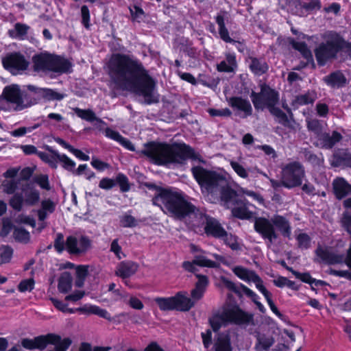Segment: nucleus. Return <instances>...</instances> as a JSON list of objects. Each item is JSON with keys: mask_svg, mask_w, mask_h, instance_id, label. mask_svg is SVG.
I'll use <instances>...</instances> for the list:
<instances>
[{"mask_svg": "<svg viewBox=\"0 0 351 351\" xmlns=\"http://www.w3.org/2000/svg\"><path fill=\"white\" fill-rule=\"evenodd\" d=\"M40 193L36 190H29L25 192V203L28 205H34L39 201Z\"/></svg>", "mask_w": 351, "mask_h": 351, "instance_id": "c03bdc74", "label": "nucleus"}, {"mask_svg": "<svg viewBox=\"0 0 351 351\" xmlns=\"http://www.w3.org/2000/svg\"><path fill=\"white\" fill-rule=\"evenodd\" d=\"M232 210V214L234 217L241 219H250L256 218L255 213L250 211L247 206V204L245 200L239 198L234 203V205L230 207Z\"/></svg>", "mask_w": 351, "mask_h": 351, "instance_id": "f3484780", "label": "nucleus"}, {"mask_svg": "<svg viewBox=\"0 0 351 351\" xmlns=\"http://www.w3.org/2000/svg\"><path fill=\"white\" fill-rule=\"evenodd\" d=\"M281 3L285 8L293 14H298L299 10L302 8L299 0H281Z\"/></svg>", "mask_w": 351, "mask_h": 351, "instance_id": "4c0bfd02", "label": "nucleus"}, {"mask_svg": "<svg viewBox=\"0 0 351 351\" xmlns=\"http://www.w3.org/2000/svg\"><path fill=\"white\" fill-rule=\"evenodd\" d=\"M191 171L202 191L214 195L219 194L223 205L227 208L232 206L239 199L237 193L230 187L223 176L199 166L193 167Z\"/></svg>", "mask_w": 351, "mask_h": 351, "instance_id": "7ed1b4c3", "label": "nucleus"}, {"mask_svg": "<svg viewBox=\"0 0 351 351\" xmlns=\"http://www.w3.org/2000/svg\"><path fill=\"white\" fill-rule=\"evenodd\" d=\"M64 245L66 244L64 243L63 234L62 233L57 234L53 244L54 248L58 252L61 253L64 250Z\"/></svg>", "mask_w": 351, "mask_h": 351, "instance_id": "13d9d810", "label": "nucleus"}, {"mask_svg": "<svg viewBox=\"0 0 351 351\" xmlns=\"http://www.w3.org/2000/svg\"><path fill=\"white\" fill-rule=\"evenodd\" d=\"M141 152L149 157L154 163L159 165L182 164L188 158L205 162L199 154L184 143L169 145L150 142L145 145V148Z\"/></svg>", "mask_w": 351, "mask_h": 351, "instance_id": "f03ea898", "label": "nucleus"}, {"mask_svg": "<svg viewBox=\"0 0 351 351\" xmlns=\"http://www.w3.org/2000/svg\"><path fill=\"white\" fill-rule=\"evenodd\" d=\"M307 128L309 131L313 132L317 135V138L319 135L322 133V126L320 121L317 119H311L307 121Z\"/></svg>", "mask_w": 351, "mask_h": 351, "instance_id": "49530a36", "label": "nucleus"}, {"mask_svg": "<svg viewBox=\"0 0 351 351\" xmlns=\"http://www.w3.org/2000/svg\"><path fill=\"white\" fill-rule=\"evenodd\" d=\"M120 224L124 228L135 227L137 225L136 219L130 215L125 214L121 217Z\"/></svg>", "mask_w": 351, "mask_h": 351, "instance_id": "09e8293b", "label": "nucleus"}, {"mask_svg": "<svg viewBox=\"0 0 351 351\" xmlns=\"http://www.w3.org/2000/svg\"><path fill=\"white\" fill-rule=\"evenodd\" d=\"M3 99L14 105L15 110H21L27 107L23 104L21 90L18 85L6 86L3 91Z\"/></svg>", "mask_w": 351, "mask_h": 351, "instance_id": "2eb2a0df", "label": "nucleus"}, {"mask_svg": "<svg viewBox=\"0 0 351 351\" xmlns=\"http://www.w3.org/2000/svg\"><path fill=\"white\" fill-rule=\"evenodd\" d=\"M35 182L43 189L49 190L48 176L47 175H40L35 178Z\"/></svg>", "mask_w": 351, "mask_h": 351, "instance_id": "680f3d73", "label": "nucleus"}, {"mask_svg": "<svg viewBox=\"0 0 351 351\" xmlns=\"http://www.w3.org/2000/svg\"><path fill=\"white\" fill-rule=\"evenodd\" d=\"M29 27L25 24L16 23L13 29L9 30V34L12 38L24 39L27 35Z\"/></svg>", "mask_w": 351, "mask_h": 351, "instance_id": "f704fd0d", "label": "nucleus"}, {"mask_svg": "<svg viewBox=\"0 0 351 351\" xmlns=\"http://www.w3.org/2000/svg\"><path fill=\"white\" fill-rule=\"evenodd\" d=\"M138 266L132 261L121 262L115 271V275L123 278H127L134 275L138 270Z\"/></svg>", "mask_w": 351, "mask_h": 351, "instance_id": "4be33fe9", "label": "nucleus"}, {"mask_svg": "<svg viewBox=\"0 0 351 351\" xmlns=\"http://www.w3.org/2000/svg\"><path fill=\"white\" fill-rule=\"evenodd\" d=\"M228 104L232 108L243 112V118L252 114V107L247 99L241 97H232L229 99Z\"/></svg>", "mask_w": 351, "mask_h": 351, "instance_id": "6ab92c4d", "label": "nucleus"}, {"mask_svg": "<svg viewBox=\"0 0 351 351\" xmlns=\"http://www.w3.org/2000/svg\"><path fill=\"white\" fill-rule=\"evenodd\" d=\"M154 301L161 311H189L195 306V302L187 296L186 292H178L169 298H156Z\"/></svg>", "mask_w": 351, "mask_h": 351, "instance_id": "1a4fd4ad", "label": "nucleus"}, {"mask_svg": "<svg viewBox=\"0 0 351 351\" xmlns=\"http://www.w3.org/2000/svg\"><path fill=\"white\" fill-rule=\"evenodd\" d=\"M108 69L114 89L142 95L147 104L158 101L154 92L156 82L136 59L125 54H113Z\"/></svg>", "mask_w": 351, "mask_h": 351, "instance_id": "f257e3e1", "label": "nucleus"}, {"mask_svg": "<svg viewBox=\"0 0 351 351\" xmlns=\"http://www.w3.org/2000/svg\"><path fill=\"white\" fill-rule=\"evenodd\" d=\"M81 14H82V22L84 24V25L88 28L89 25V19H90V14H89V10L86 5H82L81 8Z\"/></svg>", "mask_w": 351, "mask_h": 351, "instance_id": "338daca9", "label": "nucleus"}, {"mask_svg": "<svg viewBox=\"0 0 351 351\" xmlns=\"http://www.w3.org/2000/svg\"><path fill=\"white\" fill-rule=\"evenodd\" d=\"M220 239L223 240V243L232 250H237L239 249V244L237 242V237L232 235L231 233H228L226 231Z\"/></svg>", "mask_w": 351, "mask_h": 351, "instance_id": "58836bf2", "label": "nucleus"}, {"mask_svg": "<svg viewBox=\"0 0 351 351\" xmlns=\"http://www.w3.org/2000/svg\"><path fill=\"white\" fill-rule=\"evenodd\" d=\"M257 343L255 348L257 351H268L275 342L272 336L258 334L256 337Z\"/></svg>", "mask_w": 351, "mask_h": 351, "instance_id": "c756f323", "label": "nucleus"}, {"mask_svg": "<svg viewBox=\"0 0 351 351\" xmlns=\"http://www.w3.org/2000/svg\"><path fill=\"white\" fill-rule=\"evenodd\" d=\"M269 110L271 114L279 119L280 123L286 124L289 121L287 114L280 108L276 107V106L269 108Z\"/></svg>", "mask_w": 351, "mask_h": 351, "instance_id": "3c124183", "label": "nucleus"}, {"mask_svg": "<svg viewBox=\"0 0 351 351\" xmlns=\"http://www.w3.org/2000/svg\"><path fill=\"white\" fill-rule=\"evenodd\" d=\"M342 138L343 136L337 131H332L331 133L322 132L319 135L316 145L322 149H330Z\"/></svg>", "mask_w": 351, "mask_h": 351, "instance_id": "dca6fc26", "label": "nucleus"}, {"mask_svg": "<svg viewBox=\"0 0 351 351\" xmlns=\"http://www.w3.org/2000/svg\"><path fill=\"white\" fill-rule=\"evenodd\" d=\"M315 252L317 257L314 259L315 262H323L328 265H335L343 263L346 264V256H345L344 254L336 253L328 247L318 245Z\"/></svg>", "mask_w": 351, "mask_h": 351, "instance_id": "4468645a", "label": "nucleus"}, {"mask_svg": "<svg viewBox=\"0 0 351 351\" xmlns=\"http://www.w3.org/2000/svg\"><path fill=\"white\" fill-rule=\"evenodd\" d=\"M194 265L210 268H215L218 266L217 263L210 261L202 256H196L193 263L189 261L184 262L182 266L186 270L195 274L197 269Z\"/></svg>", "mask_w": 351, "mask_h": 351, "instance_id": "412c9836", "label": "nucleus"}, {"mask_svg": "<svg viewBox=\"0 0 351 351\" xmlns=\"http://www.w3.org/2000/svg\"><path fill=\"white\" fill-rule=\"evenodd\" d=\"M324 40L315 49L317 64L324 66L328 61L339 59L341 61L351 58V43L339 34L330 32L323 36Z\"/></svg>", "mask_w": 351, "mask_h": 351, "instance_id": "20e7f679", "label": "nucleus"}, {"mask_svg": "<svg viewBox=\"0 0 351 351\" xmlns=\"http://www.w3.org/2000/svg\"><path fill=\"white\" fill-rule=\"evenodd\" d=\"M250 98L256 110H268L276 106L279 101V94L274 89L266 84L261 86V91L256 93L252 90Z\"/></svg>", "mask_w": 351, "mask_h": 351, "instance_id": "9d476101", "label": "nucleus"}, {"mask_svg": "<svg viewBox=\"0 0 351 351\" xmlns=\"http://www.w3.org/2000/svg\"><path fill=\"white\" fill-rule=\"evenodd\" d=\"M2 251L0 254V265L9 263L12 256V249L8 245H4L1 247Z\"/></svg>", "mask_w": 351, "mask_h": 351, "instance_id": "de8ad7c7", "label": "nucleus"}, {"mask_svg": "<svg viewBox=\"0 0 351 351\" xmlns=\"http://www.w3.org/2000/svg\"><path fill=\"white\" fill-rule=\"evenodd\" d=\"M73 111L82 119L88 122L97 121L99 123H104V121L98 118L95 113L90 109L82 110L79 108H74Z\"/></svg>", "mask_w": 351, "mask_h": 351, "instance_id": "473e14b6", "label": "nucleus"}, {"mask_svg": "<svg viewBox=\"0 0 351 351\" xmlns=\"http://www.w3.org/2000/svg\"><path fill=\"white\" fill-rule=\"evenodd\" d=\"M152 202L159 206L165 213L180 220L193 214L195 210V207L180 193L169 189H159L158 194L153 197Z\"/></svg>", "mask_w": 351, "mask_h": 351, "instance_id": "39448f33", "label": "nucleus"}, {"mask_svg": "<svg viewBox=\"0 0 351 351\" xmlns=\"http://www.w3.org/2000/svg\"><path fill=\"white\" fill-rule=\"evenodd\" d=\"M216 22L219 25V34L220 38L226 43H235V40L229 36L228 29L225 26L224 19L221 15H217Z\"/></svg>", "mask_w": 351, "mask_h": 351, "instance_id": "72a5a7b5", "label": "nucleus"}, {"mask_svg": "<svg viewBox=\"0 0 351 351\" xmlns=\"http://www.w3.org/2000/svg\"><path fill=\"white\" fill-rule=\"evenodd\" d=\"M292 47L300 51L303 57L306 59L308 61L313 60V56L311 50L308 48L306 44L304 42H295L292 41L291 43Z\"/></svg>", "mask_w": 351, "mask_h": 351, "instance_id": "c9c22d12", "label": "nucleus"}, {"mask_svg": "<svg viewBox=\"0 0 351 351\" xmlns=\"http://www.w3.org/2000/svg\"><path fill=\"white\" fill-rule=\"evenodd\" d=\"M302 8L307 11L318 10L321 8V2L319 0H311L309 3L302 5Z\"/></svg>", "mask_w": 351, "mask_h": 351, "instance_id": "e2e57ef3", "label": "nucleus"}, {"mask_svg": "<svg viewBox=\"0 0 351 351\" xmlns=\"http://www.w3.org/2000/svg\"><path fill=\"white\" fill-rule=\"evenodd\" d=\"M71 343L72 341L69 338H65L63 340L60 339L57 343L51 344L54 345L59 351H66L71 346Z\"/></svg>", "mask_w": 351, "mask_h": 351, "instance_id": "052dcab7", "label": "nucleus"}, {"mask_svg": "<svg viewBox=\"0 0 351 351\" xmlns=\"http://www.w3.org/2000/svg\"><path fill=\"white\" fill-rule=\"evenodd\" d=\"M66 247L67 251L71 254H80L78 240L73 236H69L66 238Z\"/></svg>", "mask_w": 351, "mask_h": 351, "instance_id": "79ce46f5", "label": "nucleus"}, {"mask_svg": "<svg viewBox=\"0 0 351 351\" xmlns=\"http://www.w3.org/2000/svg\"><path fill=\"white\" fill-rule=\"evenodd\" d=\"M117 182L119 183L122 191H128L130 189L128 178L123 173H119L117 176Z\"/></svg>", "mask_w": 351, "mask_h": 351, "instance_id": "bf43d9fd", "label": "nucleus"}, {"mask_svg": "<svg viewBox=\"0 0 351 351\" xmlns=\"http://www.w3.org/2000/svg\"><path fill=\"white\" fill-rule=\"evenodd\" d=\"M58 162L62 163V167L69 171H73L75 166L74 161L71 160L64 154H57Z\"/></svg>", "mask_w": 351, "mask_h": 351, "instance_id": "a18cd8bd", "label": "nucleus"}, {"mask_svg": "<svg viewBox=\"0 0 351 351\" xmlns=\"http://www.w3.org/2000/svg\"><path fill=\"white\" fill-rule=\"evenodd\" d=\"M330 165L335 167L341 166L351 167V154L346 149H339L335 150L331 157Z\"/></svg>", "mask_w": 351, "mask_h": 351, "instance_id": "aec40b11", "label": "nucleus"}, {"mask_svg": "<svg viewBox=\"0 0 351 351\" xmlns=\"http://www.w3.org/2000/svg\"><path fill=\"white\" fill-rule=\"evenodd\" d=\"M294 276L302 282L310 285H312L313 281H315V279L313 278L309 273L294 272Z\"/></svg>", "mask_w": 351, "mask_h": 351, "instance_id": "0e129e2a", "label": "nucleus"}, {"mask_svg": "<svg viewBox=\"0 0 351 351\" xmlns=\"http://www.w3.org/2000/svg\"><path fill=\"white\" fill-rule=\"evenodd\" d=\"M209 322L215 332L229 324H234L243 327L255 325L253 315L247 313L238 307L223 310L221 313L211 317Z\"/></svg>", "mask_w": 351, "mask_h": 351, "instance_id": "0eeeda50", "label": "nucleus"}, {"mask_svg": "<svg viewBox=\"0 0 351 351\" xmlns=\"http://www.w3.org/2000/svg\"><path fill=\"white\" fill-rule=\"evenodd\" d=\"M234 273L241 279L251 281L256 273L241 267H236Z\"/></svg>", "mask_w": 351, "mask_h": 351, "instance_id": "a19ab883", "label": "nucleus"}, {"mask_svg": "<svg viewBox=\"0 0 351 351\" xmlns=\"http://www.w3.org/2000/svg\"><path fill=\"white\" fill-rule=\"evenodd\" d=\"M341 227L349 234L351 239V212L349 210L344 211L340 219Z\"/></svg>", "mask_w": 351, "mask_h": 351, "instance_id": "ea45409f", "label": "nucleus"}, {"mask_svg": "<svg viewBox=\"0 0 351 351\" xmlns=\"http://www.w3.org/2000/svg\"><path fill=\"white\" fill-rule=\"evenodd\" d=\"M18 183L14 180H4L2 183L3 191L8 194H12L17 189Z\"/></svg>", "mask_w": 351, "mask_h": 351, "instance_id": "864d4df0", "label": "nucleus"}, {"mask_svg": "<svg viewBox=\"0 0 351 351\" xmlns=\"http://www.w3.org/2000/svg\"><path fill=\"white\" fill-rule=\"evenodd\" d=\"M79 253L82 254L86 252L90 247V239L85 236H82L78 241Z\"/></svg>", "mask_w": 351, "mask_h": 351, "instance_id": "6e6d98bb", "label": "nucleus"}, {"mask_svg": "<svg viewBox=\"0 0 351 351\" xmlns=\"http://www.w3.org/2000/svg\"><path fill=\"white\" fill-rule=\"evenodd\" d=\"M324 82L332 88H339L346 84V78L340 71H335L324 77Z\"/></svg>", "mask_w": 351, "mask_h": 351, "instance_id": "cd10ccee", "label": "nucleus"}, {"mask_svg": "<svg viewBox=\"0 0 351 351\" xmlns=\"http://www.w3.org/2000/svg\"><path fill=\"white\" fill-rule=\"evenodd\" d=\"M230 166L235 173L243 179L248 178L250 169H245L241 164L237 161H230Z\"/></svg>", "mask_w": 351, "mask_h": 351, "instance_id": "37998d69", "label": "nucleus"}, {"mask_svg": "<svg viewBox=\"0 0 351 351\" xmlns=\"http://www.w3.org/2000/svg\"><path fill=\"white\" fill-rule=\"evenodd\" d=\"M46 149L51 154H47L45 152H40L37 153V155L40 157V158L44 162L48 163L49 166L53 169H56L58 167V157L57 154L59 153L55 150H53L51 147L47 145L45 147Z\"/></svg>", "mask_w": 351, "mask_h": 351, "instance_id": "c85d7f7f", "label": "nucleus"}, {"mask_svg": "<svg viewBox=\"0 0 351 351\" xmlns=\"http://www.w3.org/2000/svg\"><path fill=\"white\" fill-rule=\"evenodd\" d=\"M250 68L254 74L261 75L267 71L268 66L263 60L253 57L250 58Z\"/></svg>", "mask_w": 351, "mask_h": 351, "instance_id": "2f4dec72", "label": "nucleus"}, {"mask_svg": "<svg viewBox=\"0 0 351 351\" xmlns=\"http://www.w3.org/2000/svg\"><path fill=\"white\" fill-rule=\"evenodd\" d=\"M93 315H97L100 317L106 319L110 321L112 320L110 314L106 310L101 308L100 307L95 305L93 306Z\"/></svg>", "mask_w": 351, "mask_h": 351, "instance_id": "69168bd1", "label": "nucleus"}, {"mask_svg": "<svg viewBox=\"0 0 351 351\" xmlns=\"http://www.w3.org/2000/svg\"><path fill=\"white\" fill-rule=\"evenodd\" d=\"M213 349L214 351H232L229 334H219L215 339Z\"/></svg>", "mask_w": 351, "mask_h": 351, "instance_id": "393cba45", "label": "nucleus"}, {"mask_svg": "<svg viewBox=\"0 0 351 351\" xmlns=\"http://www.w3.org/2000/svg\"><path fill=\"white\" fill-rule=\"evenodd\" d=\"M13 237L16 241L24 243H28L30 239V234L29 232L25 228L20 227L14 228Z\"/></svg>", "mask_w": 351, "mask_h": 351, "instance_id": "e433bc0d", "label": "nucleus"}, {"mask_svg": "<svg viewBox=\"0 0 351 351\" xmlns=\"http://www.w3.org/2000/svg\"><path fill=\"white\" fill-rule=\"evenodd\" d=\"M254 228L255 231L270 245L278 237L276 229L282 237L291 239L292 230L291 223L289 219L282 215H274L270 219L263 217H256Z\"/></svg>", "mask_w": 351, "mask_h": 351, "instance_id": "423d86ee", "label": "nucleus"}, {"mask_svg": "<svg viewBox=\"0 0 351 351\" xmlns=\"http://www.w3.org/2000/svg\"><path fill=\"white\" fill-rule=\"evenodd\" d=\"M317 98V93L315 90H308L304 94L295 96L292 101L291 105L294 108H298L300 106L313 104Z\"/></svg>", "mask_w": 351, "mask_h": 351, "instance_id": "b1692460", "label": "nucleus"}, {"mask_svg": "<svg viewBox=\"0 0 351 351\" xmlns=\"http://www.w3.org/2000/svg\"><path fill=\"white\" fill-rule=\"evenodd\" d=\"M316 111L319 117H326L328 113V106L326 104L317 103Z\"/></svg>", "mask_w": 351, "mask_h": 351, "instance_id": "774afa93", "label": "nucleus"}, {"mask_svg": "<svg viewBox=\"0 0 351 351\" xmlns=\"http://www.w3.org/2000/svg\"><path fill=\"white\" fill-rule=\"evenodd\" d=\"M237 67L236 57L234 54L228 53L226 56V60L217 64L218 71L230 73L234 72Z\"/></svg>", "mask_w": 351, "mask_h": 351, "instance_id": "bb28decb", "label": "nucleus"}, {"mask_svg": "<svg viewBox=\"0 0 351 351\" xmlns=\"http://www.w3.org/2000/svg\"><path fill=\"white\" fill-rule=\"evenodd\" d=\"M34 280L32 278L22 280L19 286L18 289L21 292H25L27 291H32L34 289Z\"/></svg>", "mask_w": 351, "mask_h": 351, "instance_id": "5fc2aeb1", "label": "nucleus"}, {"mask_svg": "<svg viewBox=\"0 0 351 351\" xmlns=\"http://www.w3.org/2000/svg\"><path fill=\"white\" fill-rule=\"evenodd\" d=\"M205 231L207 234H210L217 239H221L226 232L220 223L215 219H207Z\"/></svg>", "mask_w": 351, "mask_h": 351, "instance_id": "a878e982", "label": "nucleus"}, {"mask_svg": "<svg viewBox=\"0 0 351 351\" xmlns=\"http://www.w3.org/2000/svg\"><path fill=\"white\" fill-rule=\"evenodd\" d=\"M305 176L303 166L298 162L287 164L282 170L284 187L293 189L300 186Z\"/></svg>", "mask_w": 351, "mask_h": 351, "instance_id": "9b49d317", "label": "nucleus"}, {"mask_svg": "<svg viewBox=\"0 0 351 351\" xmlns=\"http://www.w3.org/2000/svg\"><path fill=\"white\" fill-rule=\"evenodd\" d=\"M208 112L212 117H230L232 114L231 111L228 108L214 109L209 108Z\"/></svg>", "mask_w": 351, "mask_h": 351, "instance_id": "4d7b16f0", "label": "nucleus"}, {"mask_svg": "<svg viewBox=\"0 0 351 351\" xmlns=\"http://www.w3.org/2000/svg\"><path fill=\"white\" fill-rule=\"evenodd\" d=\"M32 60L34 69L36 71L66 73L71 68V64L66 60L49 53L35 55Z\"/></svg>", "mask_w": 351, "mask_h": 351, "instance_id": "6e6552de", "label": "nucleus"}, {"mask_svg": "<svg viewBox=\"0 0 351 351\" xmlns=\"http://www.w3.org/2000/svg\"><path fill=\"white\" fill-rule=\"evenodd\" d=\"M332 186L334 193L339 199L346 197L351 193V185L342 178L335 179Z\"/></svg>", "mask_w": 351, "mask_h": 351, "instance_id": "5701e85b", "label": "nucleus"}, {"mask_svg": "<svg viewBox=\"0 0 351 351\" xmlns=\"http://www.w3.org/2000/svg\"><path fill=\"white\" fill-rule=\"evenodd\" d=\"M72 276L69 272L62 273L58 280V289L59 291L63 293L69 292L72 287Z\"/></svg>", "mask_w": 351, "mask_h": 351, "instance_id": "7c9ffc66", "label": "nucleus"}, {"mask_svg": "<svg viewBox=\"0 0 351 351\" xmlns=\"http://www.w3.org/2000/svg\"><path fill=\"white\" fill-rule=\"evenodd\" d=\"M4 68L13 75H18L25 71L29 62L19 53H13L8 55L2 60Z\"/></svg>", "mask_w": 351, "mask_h": 351, "instance_id": "ddd939ff", "label": "nucleus"}, {"mask_svg": "<svg viewBox=\"0 0 351 351\" xmlns=\"http://www.w3.org/2000/svg\"><path fill=\"white\" fill-rule=\"evenodd\" d=\"M298 247L301 249L306 250L310 247L311 238L306 233L299 234L296 238Z\"/></svg>", "mask_w": 351, "mask_h": 351, "instance_id": "603ef678", "label": "nucleus"}, {"mask_svg": "<svg viewBox=\"0 0 351 351\" xmlns=\"http://www.w3.org/2000/svg\"><path fill=\"white\" fill-rule=\"evenodd\" d=\"M60 339V336L49 333L40 335L34 339L25 338L21 340V346L27 350H45L49 343H56Z\"/></svg>", "mask_w": 351, "mask_h": 351, "instance_id": "f8f14e48", "label": "nucleus"}, {"mask_svg": "<svg viewBox=\"0 0 351 351\" xmlns=\"http://www.w3.org/2000/svg\"><path fill=\"white\" fill-rule=\"evenodd\" d=\"M24 199L21 194H15L10 200V206L15 210L20 211L22 208Z\"/></svg>", "mask_w": 351, "mask_h": 351, "instance_id": "8fccbe9b", "label": "nucleus"}, {"mask_svg": "<svg viewBox=\"0 0 351 351\" xmlns=\"http://www.w3.org/2000/svg\"><path fill=\"white\" fill-rule=\"evenodd\" d=\"M27 89L36 94L39 99L43 98L47 101H60L65 97V95L58 93L51 88H38L33 85H28Z\"/></svg>", "mask_w": 351, "mask_h": 351, "instance_id": "a211bd4d", "label": "nucleus"}]
</instances>
